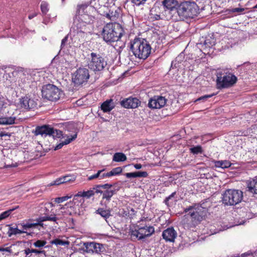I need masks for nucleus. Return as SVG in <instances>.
I'll list each match as a JSON object with an SVG mask.
<instances>
[{"mask_svg":"<svg viewBox=\"0 0 257 257\" xmlns=\"http://www.w3.org/2000/svg\"><path fill=\"white\" fill-rule=\"evenodd\" d=\"M95 5V1L91 0L89 3L77 5L71 32L73 31L77 34L80 35H84L87 32L90 33L86 30V26L90 25L94 21L96 11Z\"/></svg>","mask_w":257,"mask_h":257,"instance_id":"nucleus-1","label":"nucleus"},{"mask_svg":"<svg viewBox=\"0 0 257 257\" xmlns=\"http://www.w3.org/2000/svg\"><path fill=\"white\" fill-rule=\"evenodd\" d=\"M124 31L120 24L117 23H109L105 25L101 32L103 40L107 43L116 42L118 45H115L114 48L119 50L123 49L124 43L120 40Z\"/></svg>","mask_w":257,"mask_h":257,"instance_id":"nucleus-2","label":"nucleus"},{"mask_svg":"<svg viewBox=\"0 0 257 257\" xmlns=\"http://www.w3.org/2000/svg\"><path fill=\"white\" fill-rule=\"evenodd\" d=\"M185 214L182 222L188 228L194 227L199 224L205 218L206 210L199 205L190 206L184 209Z\"/></svg>","mask_w":257,"mask_h":257,"instance_id":"nucleus-3","label":"nucleus"},{"mask_svg":"<svg viewBox=\"0 0 257 257\" xmlns=\"http://www.w3.org/2000/svg\"><path fill=\"white\" fill-rule=\"evenodd\" d=\"M130 49L137 58L145 60L150 55L152 48L146 40L135 38L130 42Z\"/></svg>","mask_w":257,"mask_h":257,"instance_id":"nucleus-4","label":"nucleus"},{"mask_svg":"<svg viewBox=\"0 0 257 257\" xmlns=\"http://www.w3.org/2000/svg\"><path fill=\"white\" fill-rule=\"evenodd\" d=\"M199 9L196 3L191 2H184L181 3L176 9H173V13L178 16L177 20L193 18L196 16Z\"/></svg>","mask_w":257,"mask_h":257,"instance_id":"nucleus-5","label":"nucleus"},{"mask_svg":"<svg viewBox=\"0 0 257 257\" xmlns=\"http://www.w3.org/2000/svg\"><path fill=\"white\" fill-rule=\"evenodd\" d=\"M222 201L226 205H235L240 203L243 198L241 190L227 189L222 195Z\"/></svg>","mask_w":257,"mask_h":257,"instance_id":"nucleus-6","label":"nucleus"},{"mask_svg":"<svg viewBox=\"0 0 257 257\" xmlns=\"http://www.w3.org/2000/svg\"><path fill=\"white\" fill-rule=\"evenodd\" d=\"M42 96L50 101L58 100L63 94L62 91L56 86L49 84L44 86L42 90Z\"/></svg>","mask_w":257,"mask_h":257,"instance_id":"nucleus-7","label":"nucleus"},{"mask_svg":"<svg viewBox=\"0 0 257 257\" xmlns=\"http://www.w3.org/2000/svg\"><path fill=\"white\" fill-rule=\"evenodd\" d=\"M237 81V77L232 73L226 72L223 75L217 76V88L221 89L233 86Z\"/></svg>","mask_w":257,"mask_h":257,"instance_id":"nucleus-8","label":"nucleus"},{"mask_svg":"<svg viewBox=\"0 0 257 257\" xmlns=\"http://www.w3.org/2000/svg\"><path fill=\"white\" fill-rule=\"evenodd\" d=\"M35 134L36 136L41 135L42 137H46L47 136H52L53 138H60L62 135V131L55 130L48 125H43L36 127Z\"/></svg>","mask_w":257,"mask_h":257,"instance_id":"nucleus-9","label":"nucleus"},{"mask_svg":"<svg viewBox=\"0 0 257 257\" xmlns=\"http://www.w3.org/2000/svg\"><path fill=\"white\" fill-rule=\"evenodd\" d=\"M16 80L11 84V87L13 89L24 88L30 82L29 78L31 77L28 73L23 72H15L13 73Z\"/></svg>","mask_w":257,"mask_h":257,"instance_id":"nucleus-10","label":"nucleus"},{"mask_svg":"<svg viewBox=\"0 0 257 257\" xmlns=\"http://www.w3.org/2000/svg\"><path fill=\"white\" fill-rule=\"evenodd\" d=\"M155 232L154 228L153 226L146 225L143 227H138L131 231V238L132 240L138 239L142 240L146 237L151 236Z\"/></svg>","mask_w":257,"mask_h":257,"instance_id":"nucleus-11","label":"nucleus"},{"mask_svg":"<svg viewBox=\"0 0 257 257\" xmlns=\"http://www.w3.org/2000/svg\"><path fill=\"white\" fill-rule=\"evenodd\" d=\"M89 78L88 69L79 68L73 74L72 80L75 86H78L86 82Z\"/></svg>","mask_w":257,"mask_h":257,"instance_id":"nucleus-12","label":"nucleus"},{"mask_svg":"<svg viewBox=\"0 0 257 257\" xmlns=\"http://www.w3.org/2000/svg\"><path fill=\"white\" fill-rule=\"evenodd\" d=\"M76 201H74L72 202V206L70 203H66L64 206H62L60 208V212L59 213V215L62 214L72 215L73 214H80L83 211V209L80 210L79 209L77 210V206L78 204L76 205Z\"/></svg>","mask_w":257,"mask_h":257,"instance_id":"nucleus-13","label":"nucleus"},{"mask_svg":"<svg viewBox=\"0 0 257 257\" xmlns=\"http://www.w3.org/2000/svg\"><path fill=\"white\" fill-rule=\"evenodd\" d=\"M215 44V40L211 36H208L205 38L202 37L200 39L199 42L197 43L198 47L204 53H209L208 51Z\"/></svg>","mask_w":257,"mask_h":257,"instance_id":"nucleus-14","label":"nucleus"},{"mask_svg":"<svg viewBox=\"0 0 257 257\" xmlns=\"http://www.w3.org/2000/svg\"><path fill=\"white\" fill-rule=\"evenodd\" d=\"M96 193V186H94L93 187L90 188L87 191H79L77 194H76L73 197L74 201H77L79 197H82V198L80 199V202H82L81 204V206L82 208H84L83 206V203L84 202V198L86 199H90L91 197H93L95 194Z\"/></svg>","mask_w":257,"mask_h":257,"instance_id":"nucleus-15","label":"nucleus"},{"mask_svg":"<svg viewBox=\"0 0 257 257\" xmlns=\"http://www.w3.org/2000/svg\"><path fill=\"white\" fill-rule=\"evenodd\" d=\"M167 99L161 96H154L149 100L148 106L149 107L157 109L164 107L166 104Z\"/></svg>","mask_w":257,"mask_h":257,"instance_id":"nucleus-16","label":"nucleus"},{"mask_svg":"<svg viewBox=\"0 0 257 257\" xmlns=\"http://www.w3.org/2000/svg\"><path fill=\"white\" fill-rule=\"evenodd\" d=\"M20 105L22 108L29 110L36 108L37 103L34 99L25 96L20 99Z\"/></svg>","mask_w":257,"mask_h":257,"instance_id":"nucleus-17","label":"nucleus"},{"mask_svg":"<svg viewBox=\"0 0 257 257\" xmlns=\"http://www.w3.org/2000/svg\"><path fill=\"white\" fill-rule=\"evenodd\" d=\"M177 3L178 2L176 0H164L163 2L164 6L167 8L165 13L171 15L170 18H172L173 20L178 19L176 13H173L172 11L174 9H177L176 6Z\"/></svg>","mask_w":257,"mask_h":257,"instance_id":"nucleus-18","label":"nucleus"},{"mask_svg":"<svg viewBox=\"0 0 257 257\" xmlns=\"http://www.w3.org/2000/svg\"><path fill=\"white\" fill-rule=\"evenodd\" d=\"M120 104L124 108H135L140 105L141 101L136 97H130L121 101Z\"/></svg>","mask_w":257,"mask_h":257,"instance_id":"nucleus-19","label":"nucleus"},{"mask_svg":"<svg viewBox=\"0 0 257 257\" xmlns=\"http://www.w3.org/2000/svg\"><path fill=\"white\" fill-rule=\"evenodd\" d=\"M177 235V232L173 227H169L163 231V238L166 241L173 242Z\"/></svg>","mask_w":257,"mask_h":257,"instance_id":"nucleus-20","label":"nucleus"},{"mask_svg":"<svg viewBox=\"0 0 257 257\" xmlns=\"http://www.w3.org/2000/svg\"><path fill=\"white\" fill-rule=\"evenodd\" d=\"M77 133H76L73 135H66L65 136L63 137V138L65 139V138H66V139H65L64 141H61V142L60 144L57 145L55 147V150H59V149H61L64 145H66L69 144L71 142H72L73 141L75 140L76 138H77Z\"/></svg>","mask_w":257,"mask_h":257,"instance_id":"nucleus-21","label":"nucleus"},{"mask_svg":"<svg viewBox=\"0 0 257 257\" xmlns=\"http://www.w3.org/2000/svg\"><path fill=\"white\" fill-rule=\"evenodd\" d=\"M115 107L113 100L111 99L106 100L103 102L100 106L101 109L104 112L110 111Z\"/></svg>","mask_w":257,"mask_h":257,"instance_id":"nucleus-22","label":"nucleus"},{"mask_svg":"<svg viewBox=\"0 0 257 257\" xmlns=\"http://www.w3.org/2000/svg\"><path fill=\"white\" fill-rule=\"evenodd\" d=\"M114 7H110L109 12L107 14L106 18L113 21L119 17L120 10L118 9H116Z\"/></svg>","mask_w":257,"mask_h":257,"instance_id":"nucleus-23","label":"nucleus"},{"mask_svg":"<svg viewBox=\"0 0 257 257\" xmlns=\"http://www.w3.org/2000/svg\"><path fill=\"white\" fill-rule=\"evenodd\" d=\"M16 116L13 114L10 116H4L0 117V124L1 125H10L14 124L15 122Z\"/></svg>","mask_w":257,"mask_h":257,"instance_id":"nucleus-24","label":"nucleus"},{"mask_svg":"<svg viewBox=\"0 0 257 257\" xmlns=\"http://www.w3.org/2000/svg\"><path fill=\"white\" fill-rule=\"evenodd\" d=\"M248 190L251 193L257 194V178H255L247 182Z\"/></svg>","mask_w":257,"mask_h":257,"instance_id":"nucleus-25","label":"nucleus"},{"mask_svg":"<svg viewBox=\"0 0 257 257\" xmlns=\"http://www.w3.org/2000/svg\"><path fill=\"white\" fill-rule=\"evenodd\" d=\"M57 218L56 217H50L48 216H40L37 218L36 220V222L38 223V225H40L42 226L43 224V222L45 221H56Z\"/></svg>","mask_w":257,"mask_h":257,"instance_id":"nucleus-26","label":"nucleus"},{"mask_svg":"<svg viewBox=\"0 0 257 257\" xmlns=\"http://www.w3.org/2000/svg\"><path fill=\"white\" fill-rule=\"evenodd\" d=\"M100 6L99 8L98 9L97 13H98L100 15L106 17L107 14L109 12L110 8H109L108 4L107 3H106L105 5H102L99 4Z\"/></svg>","mask_w":257,"mask_h":257,"instance_id":"nucleus-27","label":"nucleus"},{"mask_svg":"<svg viewBox=\"0 0 257 257\" xmlns=\"http://www.w3.org/2000/svg\"><path fill=\"white\" fill-rule=\"evenodd\" d=\"M126 156L122 153H116L113 156L112 160L114 162H124L126 160Z\"/></svg>","mask_w":257,"mask_h":257,"instance_id":"nucleus-28","label":"nucleus"},{"mask_svg":"<svg viewBox=\"0 0 257 257\" xmlns=\"http://www.w3.org/2000/svg\"><path fill=\"white\" fill-rule=\"evenodd\" d=\"M231 164L227 160L218 161L215 163V166L216 167H220L221 168H227L230 167Z\"/></svg>","mask_w":257,"mask_h":257,"instance_id":"nucleus-29","label":"nucleus"},{"mask_svg":"<svg viewBox=\"0 0 257 257\" xmlns=\"http://www.w3.org/2000/svg\"><path fill=\"white\" fill-rule=\"evenodd\" d=\"M84 245L87 252H93L96 250V243L95 242H86L84 243Z\"/></svg>","mask_w":257,"mask_h":257,"instance_id":"nucleus-30","label":"nucleus"},{"mask_svg":"<svg viewBox=\"0 0 257 257\" xmlns=\"http://www.w3.org/2000/svg\"><path fill=\"white\" fill-rule=\"evenodd\" d=\"M97 179H103L105 178H109L111 177L109 172H106L104 170L97 171Z\"/></svg>","mask_w":257,"mask_h":257,"instance_id":"nucleus-31","label":"nucleus"},{"mask_svg":"<svg viewBox=\"0 0 257 257\" xmlns=\"http://www.w3.org/2000/svg\"><path fill=\"white\" fill-rule=\"evenodd\" d=\"M91 56L92 59L91 61L88 64V66L90 69L95 71L96 70V62L95 61L96 54L95 53H91Z\"/></svg>","mask_w":257,"mask_h":257,"instance_id":"nucleus-32","label":"nucleus"},{"mask_svg":"<svg viewBox=\"0 0 257 257\" xmlns=\"http://www.w3.org/2000/svg\"><path fill=\"white\" fill-rule=\"evenodd\" d=\"M106 65V62L104 58L102 57L97 58V71H100Z\"/></svg>","mask_w":257,"mask_h":257,"instance_id":"nucleus-33","label":"nucleus"},{"mask_svg":"<svg viewBox=\"0 0 257 257\" xmlns=\"http://www.w3.org/2000/svg\"><path fill=\"white\" fill-rule=\"evenodd\" d=\"M189 150L190 152L194 155L202 154L203 152L202 148L199 145L191 147L189 149Z\"/></svg>","mask_w":257,"mask_h":257,"instance_id":"nucleus-34","label":"nucleus"},{"mask_svg":"<svg viewBox=\"0 0 257 257\" xmlns=\"http://www.w3.org/2000/svg\"><path fill=\"white\" fill-rule=\"evenodd\" d=\"M114 191L110 190H106L103 192H101V193H102V198L106 199V200L109 201L114 194Z\"/></svg>","mask_w":257,"mask_h":257,"instance_id":"nucleus-35","label":"nucleus"},{"mask_svg":"<svg viewBox=\"0 0 257 257\" xmlns=\"http://www.w3.org/2000/svg\"><path fill=\"white\" fill-rule=\"evenodd\" d=\"M50 243L51 244H55L56 245H67L69 244L68 241H64L58 238L52 240Z\"/></svg>","mask_w":257,"mask_h":257,"instance_id":"nucleus-36","label":"nucleus"},{"mask_svg":"<svg viewBox=\"0 0 257 257\" xmlns=\"http://www.w3.org/2000/svg\"><path fill=\"white\" fill-rule=\"evenodd\" d=\"M64 183H72L75 181L76 176L75 175H66L62 177Z\"/></svg>","mask_w":257,"mask_h":257,"instance_id":"nucleus-37","label":"nucleus"},{"mask_svg":"<svg viewBox=\"0 0 257 257\" xmlns=\"http://www.w3.org/2000/svg\"><path fill=\"white\" fill-rule=\"evenodd\" d=\"M24 232V231H23L17 228L10 227L8 231V234L9 236H11L12 235L21 234Z\"/></svg>","mask_w":257,"mask_h":257,"instance_id":"nucleus-38","label":"nucleus"},{"mask_svg":"<svg viewBox=\"0 0 257 257\" xmlns=\"http://www.w3.org/2000/svg\"><path fill=\"white\" fill-rule=\"evenodd\" d=\"M184 58V55L182 54H180L175 59V60L172 62V66L173 64H174L176 67H179L180 66L178 65L179 63H181L183 61V59Z\"/></svg>","mask_w":257,"mask_h":257,"instance_id":"nucleus-39","label":"nucleus"},{"mask_svg":"<svg viewBox=\"0 0 257 257\" xmlns=\"http://www.w3.org/2000/svg\"><path fill=\"white\" fill-rule=\"evenodd\" d=\"M97 214H99L101 217L107 218L110 216V211L108 210L99 208L97 209Z\"/></svg>","mask_w":257,"mask_h":257,"instance_id":"nucleus-40","label":"nucleus"},{"mask_svg":"<svg viewBox=\"0 0 257 257\" xmlns=\"http://www.w3.org/2000/svg\"><path fill=\"white\" fill-rule=\"evenodd\" d=\"M9 100L4 97H0V110L3 108H6L9 105Z\"/></svg>","mask_w":257,"mask_h":257,"instance_id":"nucleus-41","label":"nucleus"},{"mask_svg":"<svg viewBox=\"0 0 257 257\" xmlns=\"http://www.w3.org/2000/svg\"><path fill=\"white\" fill-rule=\"evenodd\" d=\"M122 171V168L118 167L112 169V170L110 171V174L111 175V176H116L120 174Z\"/></svg>","mask_w":257,"mask_h":257,"instance_id":"nucleus-42","label":"nucleus"},{"mask_svg":"<svg viewBox=\"0 0 257 257\" xmlns=\"http://www.w3.org/2000/svg\"><path fill=\"white\" fill-rule=\"evenodd\" d=\"M72 195L68 196L66 195L65 196L61 197H57L55 199V202L57 203H60L63 202H64L69 199L71 198L72 197Z\"/></svg>","mask_w":257,"mask_h":257,"instance_id":"nucleus-43","label":"nucleus"},{"mask_svg":"<svg viewBox=\"0 0 257 257\" xmlns=\"http://www.w3.org/2000/svg\"><path fill=\"white\" fill-rule=\"evenodd\" d=\"M41 10L43 14H46L49 10L48 4L45 2H42L41 4Z\"/></svg>","mask_w":257,"mask_h":257,"instance_id":"nucleus-44","label":"nucleus"},{"mask_svg":"<svg viewBox=\"0 0 257 257\" xmlns=\"http://www.w3.org/2000/svg\"><path fill=\"white\" fill-rule=\"evenodd\" d=\"M14 209H10L1 213L0 214V221L8 217Z\"/></svg>","mask_w":257,"mask_h":257,"instance_id":"nucleus-45","label":"nucleus"},{"mask_svg":"<svg viewBox=\"0 0 257 257\" xmlns=\"http://www.w3.org/2000/svg\"><path fill=\"white\" fill-rule=\"evenodd\" d=\"M215 95V93H212L211 94L208 95H205L202 96L200 97L198 99H197L195 101H205L208 98H211L212 96H214Z\"/></svg>","mask_w":257,"mask_h":257,"instance_id":"nucleus-46","label":"nucleus"},{"mask_svg":"<svg viewBox=\"0 0 257 257\" xmlns=\"http://www.w3.org/2000/svg\"><path fill=\"white\" fill-rule=\"evenodd\" d=\"M47 242L45 240H38L34 243V245L36 247H41L44 246Z\"/></svg>","mask_w":257,"mask_h":257,"instance_id":"nucleus-47","label":"nucleus"},{"mask_svg":"<svg viewBox=\"0 0 257 257\" xmlns=\"http://www.w3.org/2000/svg\"><path fill=\"white\" fill-rule=\"evenodd\" d=\"M63 181L62 179V177H61L59 178L56 179L55 181L52 182L50 184V186H53V185H59L61 184H63Z\"/></svg>","mask_w":257,"mask_h":257,"instance_id":"nucleus-48","label":"nucleus"},{"mask_svg":"<svg viewBox=\"0 0 257 257\" xmlns=\"http://www.w3.org/2000/svg\"><path fill=\"white\" fill-rule=\"evenodd\" d=\"M135 177H144L146 178L148 176V174L147 172H135Z\"/></svg>","mask_w":257,"mask_h":257,"instance_id":"nucleus-49","label":"nucleus"},{"mask_svg":"<svg viewBox=\"0 0 257 257\" xmlns=\"http://www.w3.org/2000/svg\"><path fill=\"white\" fill-rule=\"evenodd\" d=\"M38 223L35 222V223H30L27 222L24 224L23 227L25 228H30L34 227H36V226H38Z\"/></svg>","mask_w":257,"mask_h":257,"instance_id":"nucleus-50","label":"nucleus"},{"mask_svg":"<svg viewBox=\"0 0 257 257\" xmlns=\"http://www.w3.org/2000/svg\"><path fill=\"white\" fill-rule=\"evenodd\" d=\"M230 12L231 13H241L244 11V8H233L229 10Z\"/></svg>","mask_w":257,"mask_h":257,"instance_id":"nucleus-51","label":"nucleus"},{"mask_svg":"<svg viewBox=\"0 0 257 257\" xmlns=\"http://www.w3.org/2000/svg\"><path fill=\"white\" fill-rule=\"evenodd\" d=\"M176 192H173L168 197H166L164 200V203L168 206H169V200L172 199V198L174 197L176 195Z\"/></svg>","mask_w":257,"mask_h":257,"instance_id":"nucleus-52","label":"nucleus"},{"mask_svg":"<svg viewBox=\"0 0 257 257\" xmlns=\"http://www.w3.org/2000/svg\"><path fill=\"white\" fill-rule=\"evenodd\" d=\"M97 253L98 252V251L102 252L105 250V248H104V246L103 244L97 243ZM99 256H101V254H97V257H99Z\"/></svg>","mask_w":257,"mask_h":257,"instance_id":"nucleus-53","label":"nucleus"},{"mask_svg":"<svg viewBox=\"0 0 257 257\" xmlns=\"http://www.w3.org/2000/svg\"><path fill=\"white\" fill-rule=\"evenodd\" d=\"M146 1V0H132V2L137 6L143 4Z\"/></svg>","mask_w":257,"mask_h":257,"instance_id":"nucleus-54","label":"nucleus"},{"mask_svg":"<svg viewBox=\"0 0 257 257\" xmlns=\"http://www.w3.org/2000/svg\"><path fill=\"white\" fill-rule=\"evenodd\" d=\"M112 186L111 185L109 184H105L104 185H97V188H104V189H109Z\"/></svg>","mask_w":257,"mask_h":257,"instance_id":"nucleus-55","label":"nucleus"},{"mask_svg":"<svg viewBox=\"0 0 257 257\" xmlns=\"http://www.w3.org/2000/svg\"><path fill=\"white\" fill-rule=\"evenodd\" d=\"M124 175L128 178H136L135 172L126 173L124 174Z\"/></svg>","mask_w":257,"mask_h":257,"instance_id":"nucleus-56","label":"nucleus"},{"mask_svg":"<svg viewBox=\"0 0 257 257\" xmlns=\"http://www.w3.org/2000/svg\"><path fill=\"white\" fill-rule=\"evenodd\" d=\"M0 251H7L10 253H11L12 252V250L11 248V247H0Z\"/></svg>","mask_w":257,"mask_h":257,"instance_id":"nucleus-57","label":"nucleus"},{"mask_svg":"<svg viewBox=\"0 0 257 257\" xmlns=\"http://www.w3.org/2000/svg\"><path fill=\"white\" fill-rule=\"evenodd\" d=\"M31 251L32 253H35L36 254H40V253H42L45 252L44 250H39L36 249H32Z\"/></svg>","mask_w":257,"mask_h":257,"instance_id":"nucleus-58","label":"nucleus"},{"mask_svg":"<svg viewBox=\"0 0 257 257\" xmlns=\"http://www.w3.org/2000/svg\"><path fill=\"white\" fill-rule=\"evenodd\" d=\"M67 40H68V36H66L62 40L61 47H63V46L65 45V44L66 42L67 41Z\"/></svg>","mask_w":257,"mask_h":257,"instance_id":"nucleus-59","label":"nucleus"},{"mask_svg":"<svg viewBox=\"0 0 257 257\" xmlns=\"http://www.w3.org/2000/svg\"><path fill=\"white\" fill-rule=\"evenodd\" d=\"M134 167L136 169H140L142 168V166L141 164H135L134 165Z\"/></svg>","mask_w":257,"mask_h":257,"instance_id":"nucleus-60","label":"nucleus"},{"mask_svg":"<svg viewBox=\"0 0 257 257\" xmlns=\"http://www.w3.org/2000/svg\"><path fill=\"white\" fill-rule=\"evenodd\" d=\"M96 174H94L93 175H91V176H89L88 178V180H91L92 179H96Z\"/></svg>","mask_w":257,"mask_h":257,"instance_id":"nucleus-61","label":"nucleus"},{"mask_svg":"<svg viewBox=\"0 0 257 257\" xmlns=\"http://www.w3.org/2000/svg\"><path fill=\"white\" fill-rule=\"evenodd\" d=\"M25 253L27 255H29L30 253H32L31 251V249L30 248H27L25 250Z\"/></svg>","mask_w":257,"mask_h":257,"instance_id":"nucleus-62","label":"nucleus"},{"mask_svg":"<svg viewBox=\"0 0 257 257\" xmlns=\"http://www.w3.org/2000/svg\"><path fill=\"white\" fill-rule=\"evenodd\" d=\"M37 16V14L36 13H34L33 14H31V15H30L29 16H28V18L30 20L31 19H32L33 18H34L35 17H36Z\"/></svg>","mask_w":257,"mask_h":257,"instance_id":"nucleus-63","label":"nucleus"},{"mask_svg":"<svg viewBox=\"0 0 257 257\" xmlns=\"http://www.w3.org/2000/svg\"><path fill=\"white\" fill-rule=\"evenodd\" d=\"M156 20H159L160 19V16L159 15H156L155 16Z\"/></svg>","mask_w":257,"mask_h":257,"instance_id":"nucleus-64","label":"nucleus"}]
</instances>
